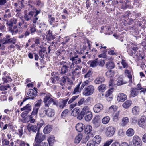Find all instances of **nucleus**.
Wrapping results in <instances>:
<instances>
[{"label":"nucleus","instance_id":"1","mask_svg":"<svg viewBox=\"0 0 146 146\" xmlns=\"http://www.w3.org/2000/svg\"><path fill=\"white\" fill-rule=\"evenodd\" d=\"M84 116V118L86 121H89L92 119V115L90 111L89 108L87 106L83 108L80 114L77 117V119L79 120L82 119Z\"/></svg>","mask_w":146,"mask_h":146},{"label":"nucleus","instance_id":"2","mask_svg":"<svg viewBox=\"0 0 146 146\" xmlns=\"http://www.w3.org/2000/svg\"><path fill=\"white\" fill-rule=\"evenodd\" d=\"M45 136L38 132L35 137L33 146H48L47 143L43 142Z\"/></svg>","mask_w":146,"mask_h":146},{"label":"nucleus","instance_id":"3","mask_svg":"<svg viewBox=\"0 0 146 146\" xmlns=\"http://www.w3.org/2000/svg\"><path fill=\"white\" fill-rule=\"evenodd\" d=\"M70 63L69 61L67 62H62L60 63V66L59 68V70L60 71V73L62 74H65L68 73L70 70Z\"/></svg>","mask_w":146,"mask_h":146},{"label":"nucleus","instance_id":"4","mask_svg":"<svg viewBox=\"0 0 146 146\" xmlns=\"http://www.w3.org/2000/svg\"><path fill=\"white\" fill-rule=\"evenodd\" d=\"M70 68L72 69L75 67H78L79 69H81V67L79 65L81 63V58L78 57L77 58H75L70 62Z\"/></svg>","mask_w":146,"mask_h":146},{"label":"nucleus","instance_id":"5","mask_svg":"<svg viewBox=\"0 0 146 146\" xmlns=\"http://www.w3.org/2000/svg\"><path fill=\"white\" fill-rule=\"evenodd\" d=\"M51 95L48 94L45 96L44 98L43 101L44 103V106L46 108H48L52 104V102H53V99L50 98Z\"/></svg>","mask_w":146,"mask_h":146},{"label":"nucleus","instance_id":"6","mask_svg":"<svg viewBox=\"0 0 146 146\" xmlns=\"http://www.w3.org/2000/svg\"><path fill=\"white\" fill-rule=\"evenodd\" d=\"M94 87L92 85L88 86L84 89L83 94L85 96L90 95L94 92Z\"/></svg>","mask_w":146,"mask_h":146},{"label":"nucleus","instance_id":"7","mask_svg":"<svg viewBox=\"0 0 146 146\" xmlns=\"http://www.w3.org/2000/svg\"><path fill=\"white\" fill-rule=\"evenodd\" d=\"M87 82H83L81 84L80 88V86L81 84V82H80L75 87L74 91L72 92V94L79 93L82 90L86 85Z\"/></svg>","mask_w":146,"mask_h":146},{"label":"nucleus","instance_id":"8","mask_svg":"<svg viewBox=\"0 0 146 146\" xmlns=\"http://www.w3.org/2000/svg\"><path fill=\"white\" fill-rule=\"evenodd\" d=\"M42 110L43 111V113L49 117H53L55 114V111L53 109L48 108L45 107L42 108Z\"/></svg>","mask_w":146,"mask_h":146},{"label":"nucleus","instance_id":"9","mask_svg":"<svg viewBox=\"0 0 146 146\" xmlns=\"http://www.w3.org/2000/svg\"><path fill=\"white\" fill-rule=\"evenodd\" d=\"M106 130V134L107 136L109 137L112 136L115 131V129L111 126L107 127Z\"/></svg>","mask_w":146,"mask_h":146},{"label":"nucleus","instance_id":"10","mask_svg":"<svg viewBox=\"0 0 146 146\" xmlns=\"http://www.w3.org/2000/svg\"><path fill=\"white\" fill-rule=\"evenodd\" d=\"M132 141L135 146H142V142L139 137L137 135L134 136L133 138Z\"/></svg>","mask_w":146,"mask_h":146},{"label":"nucleus","instance_id":"11","mask_svg":"<svg viewBox=\"0 0 146 146\" xmlns=\"http://www.w3.org/2000/svg\"><path fill=\"white\" fill-rule=\"evenodd\" d=\"M2 146H13L14 143L13 142H11L10 143V141L7 139L5 138V135L4 134L2 135Z\"/></svg>","mask_w":146,"mask_h":146},{"label":"nucleus","instance_id":"12","mask_svg":"<svg viewBox=\"0 0 146 146\" xmlns=\"http://www.w3.org/2000/svg\"><path fill=\"white\" fill-rule=\"evenodd\" d=\"M132 71L131 68L130 67L127 68L125 71L124 73L129 79V82L130 83L132 82V78L131 74Z\"/></svg>","mask_w":146,"mask_h":146},{"label":"nucleus","instance_id":"13","mask_svg":"<svg viewBox=\"0 0 146 146\" xmlns=\"http://www.w3.org/2000/svg\"><path fill=\"white\" fill-rule=\"evenodd\" d=\"M139 126L142 128H146V117L144 116H142L138 121Z\"/></svg>","mask_w":146,"mask_h":146},{"label":"nucleus","instance_id":"14","mask_svg":"<svg viewBox=\"0 0 146 146\" xmlns=\"http://www.w3.org/2000/svg\"><path fill=\"white\" fill-rule=\"evenodd\" d=\"M114 84L117 86H120L126 82L123 81L122 77L117 75L115 78Z\"/></svg>","mask_w":146,"mask_h":146},{"label":"nucleus","instance_id":"15","mask_svg":"<svg viewBox=\"0 0 146 146\" xmlns=\"http://www.w3.org/2000/svg\"><path fill=\"white\" fill-rule=\"evenodd\" d=\"M92 74V72L90 70H89L87 73L84 75V78L86 80L83 82H87L86 85L88 84L92 80V78L91 76Z\"/></svg>","mask_w":146,"mask_h":146},{"label":"nucleus","instance_id":"16","mask_svg":"<svg viewBox=\"0 0 146 146\" xmlns=\"http://www.w3.org/2000/svg\"><path fill=\"white\" fill-rule=\"evenodd\" d=\"M35 12L32 10L30 11L28 13H25L24 15V18L26 21L31 20L33 17Z\"/></svg>","mask_w":146,"mask_h":146},{"label":"nucleus","instance_id":"17","mask_svg":"<svg viewBox=\"0 0 146 146\" xmlns=\"http://www.w3.org/2000/svg\"><path fill=\"white\" fill-rule=\"evenodd\" d=\"M32 106L29 104H27L23 107L21 108V110L22 111H24L23 113L27 115L31 110Z\"/></svg>","mask_w":146,"mask_h":146},{"label":"nucleus","instance_id":"18","mask_svg":"<svg viewBox=\"0 0 146 146\" xmlns=\"http://www.w3.org/2000/svg\"><path fill=\"white\" fill-rule=\"evenodd\" d=\"M27 129L29 132H36L37 131L38 132H39V129H38L37 126L33 125L31 124L28 125L27 126Z\"/></svg>","mask_w":146,"mask_h":146},{"label":"nucleus","instance_id":"19","mask_svg":"<svg viewBox=\"0 0 146 146\" xmlns=\"http://www.w3.org/2000/svg\"><path fill=\"white\" fill-rule=\"evenodd\" d=\"M37 93L36 91H34L33 89L29 90L27 94L28 96H27L26 97H28L29 99H33L37 95Z\"/></svg>","mask_w":146,"mask_h":146},{"label":"nucleus","instance_id":"20","mask_svg":"<svg viewBox=\"0 0 146 146\" xmlns=\"http://www.w3.org/2000/svg\"><path fill=\"white\" fill-rule=\"evenodd\" d=\"M127 95L123 93H120L117 95V100L119 102H123L127 100Z\"/></svg>","mask_w":146,"mask_h":146},{"label":"nucleus","instance_id":"21","mask_svg":"<svg viewBox=\"0 0 146 146\" xmlns=\"http://www.w3.org/2000/svg\"><path fill=\"white\" fill-rule=\"evenodd\" d=\"M0 41L3 44L9 43L15 44L16 43V39L15 38L13 37V38H10L9 40L2 39L0 40Z\"/></svg>","mask_w":146,"mask_h":146},{"label":"nucleus","instance_id":"22","mask_svg":"<svg viewBox=\"0 0 146 146\" xmlns=\"http://www.w3.org/2000/svg\"><path fill=\"white\" fill-rule=\"evenodd\" d=\"M68 100V98H66L59 100L58 108L60 109H63L64 107L66 106Z\"/></svg>","mask_w":146,"mask_h":146},{"label":"nucleus","instance_id":"23","mask_svg":"<svg viewBox=\"0 0 146 146\" xmlns=\"http://www.w3.org/2000/svg\"><path fill=\"white\" fill-rule=\"evenodd\" d=\"M103 109V105L100 103L95 105L93 107L94 111L95 113H98Z\"/></svg>","mask_w":146,"mask_h":146},{"label":"nucleus","instance_id":"24","mask_svg":"<svg viewBox=\"0 0 146 146\" xmlns=\"http://www.w3.org/2000/svg\"><path fill=\"white\" fill-rule=\"evenodd\" d=\"M41 49L39 50V55L42 58L44 57V55L47 53L45 48L43 47H39Z\"/></svg>","mask_w":146,"mask_h":146},{"label":"nucleus","instance_id":"25","mask_svg":"<svg viewBox=\"0 0 146 146\" xmlns=\"http://www.w3.org/2000/svg\"><path fill=\"white\" fill-rule=\"evenodd\" d=\"M132 111L133 114L134 115H137L139 114L140 110L138 106H136L132 108Z\"/></svg>","mask_w":146,"mask_h":146},{"label":"nucleus","instance_id":"26","mask_svg":"<svg viewBox=\"0 0 146 146\" xmlns=\"http://www.w3.org/2000/svg\"><path fill=\"white\" fill-rule=\"evenodd\" d=\"M84 126L81 123H78L76 126V130L79 132L82 131L84 128Z\"/></svg>","mask_w":146,"mask_h":146},{"label":"nucleus","instance_id":"27","mask_svg":"<svg viewBox=\"0 0 146 146\" xmlns=\"http://www.w3.org/2000/svg\"><path fill=\"white\" fill-rule=\"evenodd\" d=\"M97 145L99 144L101 141V138L99 135H96L92 140Z\"/></svg>","mask_w":146,"mask_h":146},{"label":"nucleus","instance_id":"28","mask_svg":"<svg viewBox=\"0 0 146 146\" xmlns=\"http://www.w3.org/2000/svg\"><path fill=\"white\" fill-rule=\"evenodd\" d=\"M139 91L136 88H132L131 91L130 96L131 97H135L137 96L138 94Z\"/></svg>","mask_w":146,"mask_h":146},{"label":"nucleus","instance_id":"29","mask_svg":"<svg viewBox=\"0 0 146 146\" xmlns=\"http://www.w3.org/2000/svg\"><path fill=\"white\" fill-rule=\"evenodd\" d=\"M105 81V78L103 76L98 77L95 80L94 82L96 84H100L104 82Z\"/></svg>","mask_w":146,"mask_h":146},{"label":"nucleus","instance_id":"30","mask_svg":"<svg viewBox=\"0 0 146 146\" xmlns=\"http://www.w3.org/2000/svg\"><path fill=\"white\" fill-rule=\"evenodd\" d=\"M80 110L79 108H76L74 109L72 112V115L74 117L78 116L80 114Z\"/></svg>","mask_w":146,"mask_h":146},{"label":"nucleus","instance_id":"31","mask_svg":"<svg viewBox=\"0 0 146 146\" xmlns=\"http://www.w3.org/2000/svg\"><path fill=\"white\" fill-rule=\"evenodd\" d=\"M78 57V56L75 52H73L69 54V58L71 61L75 58H77Z\"/></svg>","mask_w":146,"mask_h":146},{"label":"nucleus","instance_id":"32","mask_svg":"<svg viewBox=\"0 0 146 146\" xmlns=\"http://www.w3.org/2000/svg\"><path fill=\"white\" fill-rule=\"evenodd\" d=\"M52 128L50 125H47L44 128V133L45 134H48L50 133L52 130Z\"/></svg>","mask_w":146,"mask_h":146},{"label":"nucleus","instance_id":"33","mask_svg":"<svg viewBox=\"0 0 146 146\" xmlns=\"http://www.w3.org/2000/svg\"><path fill=\"white\" fill-rule=\"evenodd\" d=\"M17 23V19L14 18H12L9 21L7 22V24L10 27H11L13 25L16 24Z\"/></svg>","mask_w":146,"mask_h":146},{"label":"nucleus","instance_id":"34","mask_svg":"<svg viewBox=\"0 0 146 146\" xmlns=\"http://www.w3.org/2000/svg\"><path fill=\"white\" fill-rule=\"evenodd\" d=\"M132 101L130 100H128L124 102L122 104L123 107L125 108H127L131 105Z\"/></svg>","mask_w":146,"mask_h":146},{"label":"nucleus","instance_id":"35","mask_svg":"<svg viewBox=\"0 0 146 146\" xmlns=\"http://www.w3.org/2000/svg\"><path fill=\"white\" fill-rule=\"evenodd\" d=\"M106 67L109 69H113L115 67V65L113 62L112 61H109L106 63Z\"/></svg>","mask_w":146,"mask_h":146},{"label":"nucleus","instance_id":"36","mask_svg":"<svg viewBox=\"0 0 146 146\" xmlns=\"http://www.w3.org/2000/svg\"><path fill=\"white\" fill-rule=\"evenodd\" d=\"M48 141L50 146H52L55 141V137L53 135L50 136L48 139Z\"/></svg>","mask_w":146,"mask_h":146},{"label":"nucleus","instance_id":"37","mask_svg":"<svg viewBox=\"0 0 146 146\" xmlns=\"http://www.w3.org/2000/svg\"><path fill=\"white\" fill-rule=\"evenodd\" d=\"M134 134V131L132 128H129L127 131L126 134L128 137H131Z\"/></svg>","mask_w":146,"mask_h":146},{"label":"nucleus","instance_id":"38","mask_svg":"<svg viewBox=\"0 0 146 146\" xmlns=\"http://www.w3.org/2000/svg\"><path fill=\"white\" fill-rule=\"evenodd\" d=\"M97 59H96L93 60L89 61L88 64H90V67L94 68L97 66Z\"/></svg>","mask_w":146,"mask_h":146},{"label":"nucleus","instance_id":"39","mask_svg":"<svg viewBox=\"0 0 146 146\" xmlns=\"http://www.w3.org/2000/svg\"><path fill=\"white\" fill-rule=\"evenodd\" d=\"M82 138V135L81 134H79L76 136L75 139V143H80Z\"/></svg>","mask_w":146,"mask_h":146},{"label":"nucleus","instance_id":"40","mask_svg":"<svg viewBox=\"0 0 146 146\" xmlns=\"http://www.w3.org/2000/svg\"><path fill=\"white\" fill-rule=\"evenodd\" d=\"M129 121V119L127 117H123L122 119L121 125L122 126H125L128 123Z\"/></svg>","mask_w":146,"mask_h":146},{"label":"nucleus","instance_id":"41","mask_svg":"<svg viewBox=\"0 0 146 146\" xmlns=\"http://www.w3.org/2000/svg\"><path fill=\"white\" fill-rule=\"evenodd\" d=\"M110 120V118L108 116H106L103 118L102 120V123L104 124H108Z\"/></svg>","mask_w":146,"mask_h":146},{"label":"nucleus","instance_id":"42","mask_svg":"<svg viewBox=\"0 0 146 146\" xmlns=\"http://www.w3.org/2000/svg\"><path fill=\"white\" fill-rule=\"evenodd\" d=\"M36 26L35 24H31L30 26V31H31V33L33 35L34 34L36 30V29L35 28Z\"/></svg>","mask_w":146,"mask_h":146},{"label":"nucleus","instance_id":"43","mask_svg":"<svg viewBox=\"0 0 146 146\" xmlns=\"http://www.w3.org/2000/svg\"><path fill=\"white\" fill-rule=\"evenodd\" d=\"M79 69H79L78 67H76L75 69L72 72V75L74 76L78 77L79 74Z\"/></svg>","mask_w":146,"mask_h":146},{"label":"nucleus","instance_id":"44","mask_svg":"<svg viewBox=\"0 0 146 146\" xmlns=\"http://www.w3.org/2000/svg\"><path fill=\"white\" fill-rule=\"evenodd\" d=\"M17 143L19 145V146H30L27 143H25L24 141L18 139Z\"/></svg>","mask_w":146,"mask_h":146},{"label":"nucleus","instance_id":"45","mask_svg":"<svg viewBox=\"0 0 146 146\" xmlns=\"http://www.w3.org/2000/svg\"><path fill=\"white\" fill-rule=\"evenodd\" d=\"M106 76L108 78L112 77L114 75V72L112 70L107 71L105 73Z\"/></svg>","mask_w":146,"mask_h":146},{"label":"nucleus","instance_id":"46","mask_svg":"<svg viewBox=\"0 0 146 146\" xmlns=\"http://www.w3.org/2000/svg\"><path fill=\"white\" fill-rule=\"evenodd\" d=\"M92 130V127L91 126L89 125H87L84 129L85 132L86 134H89L91 131Z\"/></svg>","mask_w":146,"mask_h":146},{"label":"nucleus","instance_id":"47","mask_svg":"<svg viewBox=\"0 0 146 146\" xmlns=\"http://www.w3.org/2000/svg\"><path fill=\"white\" fill-rule=\"evenodd\" d=\"M34 116L31 115H30L29 117H28V118H29V119L28 120H27V119H28L27 118H26L25 119V122H30L31 123H33L35 121V119L33 118V117Z\"/></svg>","mask_w":146,"mask_h":146},{"label":"nucleus","instance_id":"48","mask_svg":"<svg viewBox=\"0 0 146 146\" xmlns=\"http://www.w3.org/2000/svg\"><path fill=\"white\" fill-rule=\"evenodd\" d=\"M17 28L16 26H14L12 28L10 29L9 31L12 33V35L15 34L18 32V31L17 29Z\"/></svg>","mask_w":146,"mask_h":146},{"label":"nucleus","instance_id":"49","mask_svg":"<svg viewBox=\"0 0 146 146\" xmlns=\"http://www.w3.org/2000/svg\"><path fill=\"white\" fill-rule=\"evenodd\" d=\"M97 59V65L101 67H103L105 64V62L104 60L101 59L98 60Z\"/></svg>","mask_w":146,"mask_h":146},{"label":"nucleus","instance_id":"50","mask_svg":"<svg viewBox=\"0 0 146 146\" xmlns=\"http://www.w3.org/2000/svg\"><path fill=\"white\" fill-rule=\"evenodd\" d=\"M39 109L38 108L34 107L31 115L35 116L36 117L38 113Z\"/></svg>","mask_w":146,"mask_h":146},{"label":"nucleus","instance_id":"51","mask_svg":"<svg viewBox=\"0 0 146 146\" xmlns=\"http://www.w3.org/2000/svg\"><path fill=\"white\" fill-rule=\"evenodd\" d=\"M68 110H65L62 112L61 115V117L62 118H64L68 115Z\"/></svg>","mask_w":146,"mask_h":146},{"label":"nucleus","instance_id":"52","mask_svg":"<svg viewBox=\"0 0 146 146\" xmlns=\"http://www.w3.org/2000/svg\"><path fill=\"white\" fill-rule=\"evenodd\" d=\"M119 111L116 112L114 115L113 117V120L115 122L117 121L119 119Z\"/></svg>","mask_w":146,"mask_h":146},{"label":"nucleus","instance_id":"53","mask_svg":"<svg viewBox=\"0 0 146 146\" xmlns=\"http://www.w3.org/2000/svg\"><path fill=\"white\" fill-rule=\"evenodd\" d=\"M42 100L41 99H40L36 102L34 107L38 108L39 109L41 106L42 103Z\"/></svg>","mask_w":146,"mask_h":146},{"label":"nucleus","instance_id":"54","mask_svg":"<svg viewBox=\"0 0 146 146\" xmlns=\"http://www.w3.org/2000/svg\"><path fill=\"white\" fill-rule=\"evenodd\" d=\"M10 86L9 84L6 86L2 85L0 87V90L1 91H5L8 90V88H10Z\"/></svg>","mask_w":146,"mask_h":146},{"label":"nucleus","instance_id":"55","mask_svg":"<svg viewBox=\"0 0 146 146\" xmlns=\"http://www.w3.org/2000/svg\"><path fill=\"white\" fill-rule=\"evenodd\" d=\"M52 77L57 81H58L60 79V74L55 72H53Z\"/></svg>","mask_w":146,"mask_h":146},{"label":"nucleus","instance_id":"56","mask_svg":"<svg viewBox=\"0 0 146 146\" xmlns=\"http://www.w3.org/2000/svg\"><path fill=\"white\" fill-rule=\"evenodd\" d=\"M2 79L4 82L5 83L11 82L12 81L11 79L9 76H6L5 78L3 77Z\"/></svg>","mask_w":146,"mask_h":146},{"label":"nucleus","instance_id":"57","mask_svg":"<svg viewBox=\"0 0 146 146\" xmlns=\"http://www.w3.org/2000/svg\"><path fill=\"white\" fill-rule=\"evenodd\" d=\"M66 82V79L64 77H63L62 78L60 79L59 81V82L60 83V84L62 86H63L64 84Z\"/></svg>","mask_w":146,"mask_h":146},{"label":"nucleus","instance_id":"58","mask_svg":"<svg viewBox=\"0 0 146 146\" xmlns=\"http://www.w3.org/2000/svg\"><path fill=\"white\" fill-rule=\"evenodd\" d=\"M32 18V22L33 23L32 24H36L37 23V20L38 19V17L37 16L34 15Z\"/></svg>","mask_w":146,"mask_h":146},{"label":"nucleus","instance_id":"59","mask_svg":"<svg viewBox=\"0 0 146 146\" xmlns=\"http://www.w3.org/2000/svg\"><path fill=\"white\" fill-rule=\"evenodd\" d=\"M46 25L44 23H41L39 25V28L42 30L46 29Z\"/></svg>","mask_w":146,"mask_h":146},{"label":"nucleus","instance_id":"60","mask_svg":"<svg viewBox=\"0 0 146 146\" xmlns=\"http://www.w3.org/2000/svg\"><path fill=\"white\" fill-rule=\"evenodd\" d=\"M79 95H78L76 96H73L71 99L68 101V104H70L72 103L78 97Z\"/></svg>","mask_w":146,"mask_h":146},{"label":"nucleus","instance_id":"61","mask_svg":"<svg viewBox=\"0 0 146 146\" xmlns=\"http://www.w3.org/2000/svg\"><path fill=\"white\" fill-rule=\"evenodd\" d=\"M97 145L92 140H90L87 143V146H97Z\"/></svg>","mask_w":146,"mask_h":146},{"label":"nucleus","instance_id":"62","mask_svg":"<svg viewBox=\"0 0 146 146\" xmlns=\"http://www.w3.org/2000/svg\"><path fill=\"white\" fill-rule=\"evenodd\" d=\"M121 63L124 68H128L130 67L128 66L126 61L124 60H122Z\"/></svg>","mask_w":146,"mask_h":146},{"label":"nucleus","instance_id":"63","mask_svg":"<svg viewBox=\"0 0 146 146\" xmlns=\"http://www.w3.org/2000/svg\"><path fill=\"white\" fill-rule=\"evenodd\" d=\"M113 91V89L111 88L109 90L107 91L106 92L105 95V96L106 97H108L109 96L112 94Z\"/></svg>","mask_w":146,"mask_h":146},{"label":"nucleus","instance_id":"64","mask_svg":"<svg viewBox=\"0 0 146 146\" xmlns=\"http://www.w3.org/2000/svg\"><path fill=\"white\" fill-rule=\"evenodd\" d=\"M113 142V140H108L104 143L103 146H109Z\"/></svg>","mask_w":146,"mask_h":146}]
</instances>
